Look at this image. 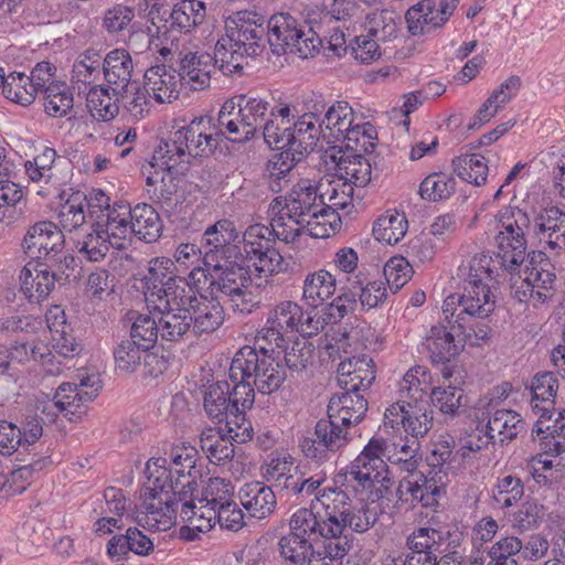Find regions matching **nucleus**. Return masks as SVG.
<instances>
[{
	"mask_svg": "<svg viewBox=\"0 0 565 565\" xmlns=\"http://www.w3.org/2000/svg\"><path fill=\"white\" fill-rule=\"evenodd\" d=\"M499 231L494 237L498 262L508 270L521 266L526 256V231L553 250L565 248V213L552 206L541 210L531 220L519 206L508 205L497 215Z\"/></svg>",
	"mask_w": 565,
	"mask_h": 565,
	"instance_id": "1",
	"label": "nucleus"
},
{
	"mask_svg": "<svg viewBox=\"0 0 565 565\" xmlns=\"http://www.w3.org/2000/svg\"><path fill=\"white\" fill-rule=\"evenodd\" d=\"M491 256L476 255L467 266L459 267L458 276L462 279L461 291L449 295L443 303V313L448 323L463 328L467 318H487L495 307V297L490 282L499 274L491 266Z\"/></svg>",
	"mask_w": 565,
	"mask_h": 565,
	"instance_id": "2",
	"label": "nucleus"
},
{
	"mask_svg": "<svg viewBox=\"0 0 565 565\" xmlns=\"http://www.w3.org/2000/svg\"><path fill=\"white\" fill-rule=\"evenodd\" d=\"M102 388V381L98 374H88L86 372L77 374V382L62 383L53 399L36 405L35 412H29L23 415L18 429L21 431V439L24 447L34 445L43 435V420L36 414L41 411L47 413L52 418L57 413L65 412L75 414L83 404L92 402Z\"/></svg>",
	"mask_w": 565,
	"mask_h": 565,
	"instance_id": "3",
	"label": "nucleus"
},
{
	"mask_svg": "<svg viewBox=\"0 0 565 565\" xmlns=\"http://www.w3.org/2000/svg\"><path fill=\"white\" fill-rule=\"evenodd\" d=\"M166 458H152L147 462L148 484L141 490L134 521L149 531H167L175 523L177 509L167 487L170 472Z\"/></svg>",
	"mask_w": 565,
	"mask_h": 565,
	"instance_id": "4",
	"label": "nucleus"
},
{
	"mask_svg": "<svg viewBox=\"0 0 565 565\" xmlns=\"http://www.w3.org/2000/svg\"><path fill=\"white\" fill-rule=\"evenodd\" d=\"M385 441L371 438L362 452L351 462L345 475L347 489L362 495V500L375 501L385 495L392 484L384 461Z\"/></svg>",
	"mask_w": 565,
	"mask_h": 565,
	"instance_id": "5",
	"label": "nucleus"
},
{
	"mask_svg": "<svg viewBox=\"0 0 565 565\" xmlns=\"http://www.w3.org/2000/svg\"><path fill=\"white\" fill-rule=\"evenodd\" d=\"M278 356L266 354V349L241 348L234 355L228 375L232 381L249 379L260 394H271L280 388L286 380L285 367Z\"/></svg>",
	"mask_w": 565,
	"mask_h": 565,
	"instance_id": "6",
	"label": "nucleus"
},
{
	"mask_svg": "<svg viewBox=\"0 0 565 565\" xmlns=\"http://www.w3.org/2000/svg\"><path fill=\"white\" fill-rule=\"evenodd\" d=\"M309 508H299L297 511L310 521L322 535V539L347 540L345 513L349 511L351 500L347 491L339 488L318 489Z\"/></svg>",
	"mask_w": 565,
	"mask_h": 565,
	"instance_id": "7",
	"label": "nucleus"
},
{
	"mask_svg": "<svg viewBox=\"0 0 565 565\" xmlns=\"http://www.w3.org/2000/svg\"><path fill=\"white\" fill-rule=\"evenodd\" d=\"M281 210L290 218L297 220L300 225H308L309 234L313 237H328L330 230L319 218L328 216V210L323 206L319 185L310 180L302 179L292 185L282 199Z\"/></svg>",
	"mask_w": 565,
	"mask_h": 565,
	"instance_id": "8",
	"label": "nucleus"
},
{
	"mask_svg": "<svg viewBox=\"0 0 565 565\" xmlns=\"http://www.w3.org/2000/svg\"><path fill=\"white\" fill-rule=\"evenodd\" d=\"M188 291L180 290L169 296L153 297L150 295V313H157L160 329L161 342H180L192 334V320L188 313L186 306L191 303V295Z\"/></svg>",
	"mask_w": 565,
	"mask_h": 565,
	"instance_id": "9",
	"label": "nucleus"
},
{
	"mask_svg": "<svg viewBox=\"0 0 565 565\" xmlns=\"http://www.w3.org/2000/svg\"><path fill=\"white\" fill-rule=\"evenodd\" d=\"M192 285L190 286L191 303L186 306L192 320L191 330L194 335L210 334L216 331L224 321V310L215 298H209L202 294V285L209 281L205 269L194 267L190 274Z\"/></svg>",
	"mask_w": 565,
	"mask_h": 565,
	"instance_id": "10",
	"label": "nucleus"
},
{
	"mask_svg": "<svg viewBox=\"0 0 565 565\" xmlns=\"http://www.w3.org/2000/svg\"><path fill=\"white\" fill-rule=\"evenodd\" d=\"M500 268L511 274V288L514 289V297L521 301L533 300L534 303H543L552 296V290L555 285V274L551 271V264L548 260H541L535 263L531 259L530 264L525 266L523 274L516 275L518 266L514 270L505 269L498 260Z\"/></svg>",
	"mask_w": 565,
	"mask_h": 565,
	"instance_id": "11",
	"label": "nucleus"
},
{
	"mask_svg": "<svg viewBox=\"0 0 565 565\" xmlns=\"http://www.w3.org/2000/svg\"><path fill=\"white\" fill-rule=\"evenodd\" d=\"M313 435L302 437L299 447L306 458L317 461L326 460L329 452L340 450L350 440L349 427L329 417L317 422Z\"/></svg>",
	"mask_w": 565,
	"mask_h": 565,
	"instance_id": "12",
	"label": "nucleus"
},
{
	"mask_svg": "<svg viewBox=\"0 0 565 565\" xmlns=\"http://www.w3.org/2000/svg\"><path fill=\"white\" fill-rule=\"evenodd\" d=\"M322 535L310 521H307L297 510L289 519V532L278 542L280 556L294 565H305L312 546L319 543Z\"/></svg>",
	"mask_w": 565,
	"mask_h": 565,
	"instance_id": "13",
	"label": "nucleus"
},
{
	"mask_svg": "<svg viewBox=\"0 0 565 565\" xmlns=\"http://www.w3.org/2000/svg\"><path fill=\"white\" fill-rule=\"evenodd\" d=\"M230 44L246 47L250 57L257 56L264 49L266 18L254 11H241L227 19L225 24Z\"/></svg>",
	"mask_w": 565,
	"mask_h": 565,
	"instance_id": "14",
	"label": "nucleus"
},
{
	"mask_svg": "<svg viewBox=\"0 0 565 565\" xmlns=\"http://www.w3.org/2000/svg\"><path fill=\"white\" fill-rule=\"evenodd\" d=\"M266 36L274 54L280 56L294 53L301 57L302 45L307 38L305 26L290 13H277L266 20Z\"/></svg>",
	"mask_w": 565,
	"mask_h": 565,
	"instance_id": "15",
	"label": "nucleus"
},
{
	"mask_svg": "<svg viewBox=\"0 0 565 565\" xmlns=\"http://www.w3.org/2000/svg\"><path fill=\"white\" fill-rule=\"evenodd\" d=\"M307 109L308 111L290 124L287 154L291 153L292 160H300L303 154L313 151L319 139L323 137V125L318 122V115L323 111L324 104L318 100Z\"/></svg>",
	"mask_w": 565,
	"mask_h": 565,
	"instance_id": "16",
	"label": "nucleus"
},
{
	"mask_svg": "<svg viewBox=\"0 0 565 565\" xmlns=\"http://www.w3.org/2000/svg\"><path fill=\"white\" fill-rule=\"evenodd\" d=\"M459 0H423L411 7L405 20L412 35L430 33L441 28L455 12Z\"/></svg>",
	"mask_w": 565,
	"mask_h": 565,
	"instance_id": "17",
	"label": "nucleus"
},
{
	"mask_svg": "<svg viewBox=\"0 0 565 565\" xmlns=\"http://www.w3.org/2000/svg\"><path fill=\"white\" fill-rule=\"evenodd\" d=\"M175 134L189 161L212 154L221 141L211 117L195 118L188 126L175 130Z\"/></svg>",
	"mask_w": 565,
	"mask_h": 565,
	"instance_id": "18",
	"label": "nucleus"
},
{
	"mask_svg": "<svg viewBox=\"0 0 565 565\" xmlns=\"http://www.w3.org/2000/svg\"><path fill=\"white\" fill-rule=\"evenodd\" d=\"M173 265L171 259L164 257L153 258L149 262L148 273L145 276V301L147 307L149 306L150 295L153 297L169 296L170 298L174 290L175 294L180 290L190 292L191 279L172 276Z\"/></svg>",
	"mask_w": 565,
	"mask_h": 565,
	"instance_id": "19",
	"label": "nucleus"
},
{
	"mask_svg": "<svg viewBox=\"0 0 565 565\" xmlns=\"http://www.w3.org/2000/svg\"><path fill=\"white\" fill-rule=\"evenodd\" d=\"M409 475L399 481L396 494L398 501L415 507L420 503L423 507H431L436 497L445 487L444 480L433 476H426L422 471H408Z\"/></svg>",
	"mask_w": 565,
	"mask_h": 565,
	"instance_id": "20",
	"label": "nucleus"
},
{
	"mask_svg": "<svg viewBox=\"0 0 565 565\" xmlns=\"http://www.w3.org/2000/svg\"><path fill=\"white\" fill-rule=\"evenodd\" d=\"M64 235L62 230L49 221L38 222L31 226L23 239L24 253L33 259L46 258L62 252Z\"/></svg>",
	"mask_w": 565,
	"mask_h": 565,
	"instance_id": "21",
	"label": "nucleus"
},
{
	"mask_svg": "<svg viewBox=\"0 0 565 565\" xmlns=\"http://www.w3.org/2000/svg\"><path fill=\"white\" fill-rule=\"evenodd\" d=\"M320 125H323V138L347 141V147H359V131L353 129L354 113L348 102L340 100L330 106Z\"/></svg>",
	"mask_w": 565,
	"mask_h": 565,
	"instance_id": "22",
	"label": "nucleus"
},
{
	"mask_svg": "<svg viewBox=\"0 0 565 565\" xmlns=\"http://www.w3.org/2000/svg\"><path fill=\"white\" fill-rule=\"evenodd\" d=\"M374 380L373 360L367 355L344 356L338 365L337 381L343 391H365Z\"/></svg>",
	"mask_w": 565,
	"mask_h": 565,
	"instance_id": "23",
	"label": "nucleus"
},
{
	"mask_svg": "<svg viewBox=\"0 0 565 565\" xmlns=\"http://www.w3.org/2000/svg\"><path fill=\"white\" fill-rule=\"evenodd\" d=\"M429 359L434 364H443V377L449 380L452 376V370L447 364L455 359L463 345L455 340L452 331L443 324L433 326L425 338V343Z\"/></svg>",
	"mask_w": 565,
	"mask_h": 565,
	"instance_id": "24",
	"label": "nucleus"
},
{
	"mask_svg": "<svg viewBox=\"0 0 565 565\" xmlns=\"http://www.w3.org/2000/svg\"><path fill=\"white\" fill-rule=\"evenodd\" d=\"M313 319L305 312L301 306L295 301L286 300L277 303L268 313L267 324L275 326L287 333L311 334L317 327L312 326Z\"/></svg>",
	"mask_w": 565,
	"mask_h": 565,
	"instance_id": "25",
	"label": "nucleus"
},
{
	"mask_svg": "<svg viewBox=\"0 0 565 565\" xmlns=\"http://www.w3.org/2000/svg\"><path fill=\"white\" fill-rule=\"evenodd\" d=\"M303 15L308 29L305 30L307 38L302 45L301 57L308 58L319 52L323 41L328 39V26L339 18L318 6L306 7Z\"/></svg>",
	"mask_w": 565,
	"mask_h": 565,
	"instance_id": "26",
	"label": "nucleus"
},
{
	"mask_svg": "<svg viewBox=\"0 0 565 565\" xmlns=\"http://www.w3.org/2000/svg\"><path fill=\"white\" fill-rule=\"evenodd\" d=\"M480 418H486L483 425L492 440L497 437L501 444L511 441L525 429L521 415L512 409L494 408L480 411Z\"/></svg>",
	"mask_w": 565,
	"mask_h": 565,
	"instance_id": "27",
	"label": "nucleus"
},
{
	"mask_svg": "<svg viewBox=\"0 0 565 565\" xmlns=\"http://www.w3.org/2000/svg\"><path fill=\"white\" fill-rule=\"evenodd\" d=\"M238 498L248 515L257 520L268 518L277 507V498L271 487L260 481L245 483L238 491Z\"/></svg>",
	"mask_w": 565,
	"mask_h": 565,
	"instance_id": "28",
	"label": "nucleus"
},
{
	"mask_svg": "<svg viewBox=\"0 0 565 565\" xmlns=\"http://www.w3.org/2000/svg\"><path fill=\"white\" fill-rule=\"evenodd\" d=\"M242 103L238 104L235 96L227 99L221 107L215 129L220 132V139L226 138L233 142H246L253 138L252 128L244 124Z\"/></svg>",
	"mask_w": 565,
	"mask_h": 565,
	"instance_id": "29",
	"label": "nucleus"
},
{
	"mask_svg": "<svg viewBox=\"0 0 565 565\" xmlns=\"http://www.w3.org/2000/svg\"><path fill=\"white\" fill-rule=\"evenodd\" d=\"M180 85L181 79H179L177 71L167 65L151 66L143 75V86L159 104L177 99Z\"/></svg>",
	"mask_w": 565,
	"mask_h": 565,
	"instance_id": "30",
	"label": "nucleus"
},
{
	"mask_svg": "<svg viewBox=\"0 0 565 565\" xmlns=\"http://www.w3.org/2000/svg\"><path fill=\"white\" fill-rule=\"evenodd\" d=\"M213 68L214 63L211 54L189 52L180 61L178 76L181 79V85L193 90H202L210 86Z\"/></svg>",
	"mask_w": 565,
	"mask_h": 565,
	"instance_id": "31",
	"label": "nucleus"
},
{
	"mask_svg": "<svg viewBox=\"0 0 565 565\" xmlns=\"http://www.w3.org/2000/svg\"><path fill=\"white\" fill-rule=\"evenodd\" d=\"M367 412V401L360 392L343 391L333 395L328 404L329 418H335L349 428L359 424Z\"/></svg>",
	"mask_w": 565,
	"mask_h": 565,
	"instance_id": "32",
	"label": "nucleus"
},
{
	"mask_svg": "<svg viewBox=\"0 0 565 565\" xmlns=\"http://www.w3.org/2000/svg\"><path fill=\"white\" fill-rule=\"evenodd\" d=\"M531 408L541 418L551 419L555 412L558 380L552 372H540L531 381Z\"/></svg>",
	"mask_w": 565,
	"mask_h": 565,
	"instance_id": "33",
	"label": "nucleus"
},
{
	"mask_svg": "<svg viewBox=\"0 0 565 565\" xmlns=\"http://www.w3.org/2000/svg\"><path fill=\"white\" fill-rule=\"evenodd\" d=\"M207 266L213 267L215 273L210 285L213 289L220 291L227 298L238 291H242L243 287H248L250 277L248 269L243 265L228 259H223V262L217 260L216 263Z\"/></svg>",
	"mask_w": 565,
	"mask_h": 565,
	"instance_id": "34",
	"label": "nucleus"
},
{
	"mask_svg": "<svg viewBox=\"0 0 565 565\" xmlns=\"http://www.w3.org/2000/svg\"><path fill=\"white\" fill-rule=\"evenodd\" d=\"M102 65L104 77L114 95L121 94V90L128 87L134 71L130 54L126 50H113L105 56Z\"/></svg>",
	"mask_w": 565,
	"mask_h": 565,
	"instance_id": "35",
	"label": "nucleus"
},
{
	"mask_svg": "<svg viewBox=\"0 0 565 565\" xmlns=\"http://www.w3.org/2000/svg\"><path fill=\"white\" fill-rule=\"evenodd\" d=\"M215 515L214 508H211L202 499L199 500V504L183 503L180 518L186 525L181 527V535L189 541L195 540L198 533H205L215 525Z\"/></svg>",
	"mask_w": 565,
	"mask_h": 565,
	"instance_id": "36",
	"label": "nucleus"
},
{
	"mask_svg": "<svg viewBox=\"0 0 565 565\" xmlns=\"http://www.w3.org/2000/svg\"><path fill=\"white\" fill-rule=\"evenodd\" d=\"M55 274L46 268L24 267L20 274L21 292L30 302L39 303L46 299L55 286Z\"/></svg>",
	"mask_w": 565,
	"mask_h": 565,
	"instance_id": "37",
	"label": "nucleus"
},
{
	"mask_svg": "<svg viewBox=\"0 0 565 565\" xmlns=\"http://www.w3.org/2000/svg\"><path fill=\"white\" fill-rule=\"evenodd\" d=\"M131 234L146 243L156 242L162 231V223L158 212L147 203H139L130 207Z\"/></svg>",
	"mask_w": 565,
	"mask_h": 565,
	"instance_id": "38",
	"label": "nucleus"
},
{
	"mask_svg": "<svg viewBox=\"0 0 565 565\" xmlns=\"http://www.w3.org/2000/svg\"><path fill=\"white\" fill-rule=\"evenodd\" d=\"M335 161V175L350 182L354 186L363 188L371 181L372 167L370 161L361 156L353 153H342Z\"/></svg>",
	"mask_w": 565,
	"mask_h": 565,
	"instance_id": "39",
	"label": "nucleus"
},
{
	"mask_svg": "<svg viewBox=\"0 0 565 565\" xmlns=\"http://www.w3.org/2000/svg\"><path fill=\"white\" fill-rule=\"evenodd\" d=\"M557 418L553 426L545 425L548 418H541L539 415L532 428V437L534 440H540L542 449L547 454L559 455L565 451V418L562 412L558 413Z\"/></svg>",
	"mask_w": 565,
	"mask_h": 565,
	"instance_id": "40",
	"label": "nucleus"
},
{
	"mask_svg": "<svg viewBox=\"0 0 565 565\" xmlns=\"http://www.w3.org/2000/svg\"><path fill=\"white\" fill-rule=\"evenodd\" d=\"M326 477L322 473L308 476L296 466L292 471L280 479L275 487L287 495L296 498H309L324 483Z\"/></svg>",
	"mask_w": 565,
	"mask_h": 565,
	"instance_id": "41",
	"label": "nucleus"
},
{
	"mask_svg": "<svg viewBox=\"0 0 565 565\" xmlns=\"http://www.w3.org/2000/svg\"><path fill=\"white\" fill-rule=\"evenodd\" d=\"M179 141L175 131L168 139L160 140L153 150L150 167L154 170L170 172L180 163H190L184 148L179 145Z\"/></svg>",
	"mask_w": 565,
	"mask_h": 565,
	"instance_id": "42",
	"label": "nucleus"
},
{
	"mask_svg": "<svg viewBox=\"0 0 565 565\" xmlns=\"http://www.w3.org/2000/svg\"><path fill=\"white\" fill-rule=\"evenodd\" d=\"M149 198L161 206L172 207L178 203V184L170 172L154 170L146 179Z\"/></svg>",
	"mask_w": 565,
	"mask_h": 565,
	"instance_id": "43",
	"label": "nucleus"
},
{
	"mask_svg": "<svg viewBox=\"0 0 565 565\" xmlns=\"http://www.w3.org/2000/svg\"><path fill=\"white\" fill-rule=\"evenodd\" d=\"M353 184L341 178L337 180L322 179L319 182V191L323 206L328 210V216H334V209H345L351 204L353 198Z\"/></svg>",
	"mask_w": 565,
	"mask_h": 565,
	"instance_id": "44",
	"label": "nucleus"
},
{
	"mask_svg": "<svg viewBox=\"0 0 565 565\" xmlns=\"http://www.w3.org/2000/svg\"><path fill=\"white\" fill-rule=\"evenodd\" d=\"M335 292V278L324 269L308 274L303 281V299L318 307Z\"/></svg>",
	"mask_w": 565,
	"mask_h": 565,
	"instance_id": "45",
	"label": "nucleus"
},
{
	"mask_svg": "<svg viewBox=\"0 0 565 565\" xmlns=\"http://www.w3.org/2000/svg\"><path fill=\"white\" fill-rule=\"evenodd\" d=\"M408 221L404 213L396 210L386 211L373 225V235L380 242L393 245L406 234Z\"/></svg>",
	"mask_w": 565,
	"mask_h": 565,
	"instance_id": "46",
	"label": "nucleus"
},
{
	"mask_svg": "<svg viewBox=\"0 0 565 565\" xmlns=\"http://www.w3.org/2000/svg\"><path fill=\"white\" fill-rule=\"evenodd\" d=\"M200 447L213 462H222L234 456V445L222 428H204L200 435Z\"/></svg>",
	"mask_w": 565,
	"mask_h": 565,
	"instance_id": "47",
	"label": "nucleus"
},
{
	"mask_svg": "<svg viewBox=\"0 0 565 565\" xmlns=\"http://www.w3.org/2000/svg\"><path fill=\"white\" fill-rule=\"evenodd\" d=\"M238 104L242 102V113L244 124L252 128L253 138L257 132L263 131L269 116L275 115V109L269 102L260 97H247L246 95L235 96Z\"/></svg>",
	"mask_w": 565,
	"mask_h": 565,
	"instance_id": "48",
	"label": "nucleus"
},
{
	"mask_svg": "<svg viewBox=\"0 0 565 565\" xmlns=\"http://www.w3.org/2000/svg\"><path fill=\"white\" fill-rule=\"evenodd\" d=\"M203 406L211 419L223 422L232 408L230 384L226 381L210 384L204 391Z\"/></svg>",
	"mask_w": 565,
	"mask_h": 565,
	"instance_id": "49",
	"label": "nucleus"
},
{
	"mask_svg": "<svg viewBox=\"0 0 565 565\" xmlns=\"http://www.w3.org/2000/svg\"><path fill=\"white\" fill-rule=\"evenodd\" d=\"M476 416L478 419L477 426L465 430L458 438L456 455H458L462 461L470 460L476 454L486 449L492 441L491 435L488 434L483 425L486 418H480L478 414H476Z\"/></svg>",
	"mask_w": 565,
	"mask_h": 565,
	"instance_id": "50",
	"label": "nucleus"
},
{
	"mask_svg": "<svg viewBox=\"0 0 565 565\" xmlns=\"http://www.w3.org/2000/svg\"><path fill=\"white\" fill-rule=\"evenodd\" d=\"M350 545L348 540L320 539L319 543L312 546L307 565H334L341 562L349 553Z\"/></svg>",
	"mask_w": 565,
	"mask_h": 565,
	"instance_id": "51",
	"label": "nucleus"
},
{
	"mask_svg": "<svg viewBox=\"0 0 565 565\" xmlns=\"http://www.w3.org/2000/svg\"><path fill=\"white\" fill-rule=\"evenodd\" d=\"M118 98L109 94V87L96 85L89 88L86 104L90 115L102 121L113 120L119 113Z\"/></svg>",
	"mask_w": 565,
	"mask_h": 565,
	"instance_id": "52",
	"label": "nucleus"
},
{
	"mask_svg": "<svg viewBox=\"0 0 565 565\" xmlns=\"http://www.w3.org/2000/svg\"><path fill=\"white\" fill-rule=\"evenodd\" d=\"M110 246H116V244L103 232V225L99 223L76 243L78 254L84 259L94 263L103 260Z\"/></svg>",
	"mask_w": 565,
	"mask_h": 565,
	"instance_id": "53",
	"label": "nucleus"
},
{
	"mask_svg": "<svg viewBox=\"0 0 565 565\" xmlns=\"http://www.w3.org/2000/svg\"><path fill=\"white\" fill-rule=\"evenodd\" d=\"M47 324L51 331H55L60 333L58 338L54 339L53 349L55 352L64 358H73L77 355L82 347L76 342L75 338L67 333L65 329V318L64 312L60 309V307H55L53 310H50L46 316Z\"/></svg>",
	"mask_w": 565,
	"mask_h": 565,
	"instance_id": "54",
	"label": "nucleus"
},
{
	"mask_svg": "<svg viewBox=\"0 0 565 565\" xmlns=\"http://www.w3.org/2000/svg\"><path fill=\"white\" fill-rule=\"evenodd\" d=\"M130 214V207L122 203L115 204L107 212L103 232L116 244V247H121L122 242L131 235Z\"/></svg>",
	"mask_w": 565,
	"mask_h": 565,
	"instance_id": "55",
	"label": "nucleus"
},
{
	"mask_svg": "<svg viewBox=\"0 0 565 565\" xmlns=\"http://www.w3.org/2000/svg\"><path fill=\"white\" fill-rule=\"evenodd\" d=\"M407 404V414L403 428L412 438H423L433 427V411L428 403L412 404V402L404 401Z\"/></svg>",
	"mask_w": 565,
	"mask_h": 565,
	"instance_id": "56",
	"label": "nucleus"
},
{
	"mask_svg": "<svg viewBox=\"0 0 565 565\" xmlns=\"http://www.w3.org/2000/svg\"><path fill=\"white\" fill-rule=\"evenodd\" d=\"M452 168L457 175L466 182L480 186L487 181L488 164L479 154L456 157L452 160Z\"/></svg>",
	"mask_w": 565,
	"mask_h": 565,
	"instance_id": "57",
	"label": "nucleus"
},
{
	"mask_svg": "<svg viewBox=\"0 0 565 565\" xmlns=\"http://www.w3.org/2000/svg\"><path fill=\"white\" fill-rule=\"evenodd\" d=\"M130 340L147 352L161 341L157 313L139 315L130 328Z\"/></svg>",
	"mask_w": 565,
	"mask_h": 565,
	"instance_id": "58",
	"label": "nucleus"
},
{
	"mask_svg": "<svg viewBox=\"0 0 565 565\" xmlns=\"http://www.w3.org/2000/svg\"><path fill=\"white\" fill-rule=\"evenodd\" d=\"M385 457L394 463H403V469L413 471L417 468L419 441L415 438L405 437L397 441L387 444L385 441Z\"/></svg>",
	"mask_w": 565,
	"mask_h": 565,
	"instance_id": "59",
	"label": "nucleus"
},
{
	"mask_svg": "<svg viewBox=\"0 0 565 565\" xmlns=\"http://www.w3.org/2000/svg\"><path fill=\"white\" fill-rule=\"evenodd\" d=\"M86 198L81 193L73 194L65 203L61 204L57 212V221L61 230L73 232L81 227L86 220Z\"/></svg>",
	"mask_w": 565,
	"mask_h": 565,
	"instance_id": "60",
	"label": "nucleus"
},
{
	"mask_svg": "<svg viewBox=\"0 0 565 565\" xmlns=\"http://www.w3.org/2000/svg\"><path fill=\"white\" fill-rule=\"evenodd\" d=\"M456 180L446 173H431L426 177L419 186L423 199L437 202L449 199L456 190Z\"/></svg>",
	"mask_w": 565,
	"mask_h": 565,
	"instance_id": "61",
	"label": "nucleus"
},
{
	"mask_svg": "<svg viewBox=\"0 0 565 565\" xmlns=\"http://www.w3.org/2000/svg\"><path fill=\"white\" fill-rule=\"evenodd\" d=\"M6 98L22 105H31L36 97V93L31 85L29 76L24 73H11L7 76L6 83L2 89Z\"/></svg>",
	"mask_w": 565,
	"mask_h": 565,
	"instance_id": "62",
	"label": "nucleus"
},
{
	"mask_svg": "<svg viewBox=\"0 0 565 565\" xmlns=\"http://www.w3.org/2000/svg\"><path fill=\"white\" fill-rule=\"evenodd\" d=\"M523 494V481L519 477L512 475L499 478L492 490V499L501 509L514 505L522 499Z\"/></svg>",
	"mask_w": 565,
	"mask_h": 565,
	"instance_id": "63",
	"label": "nucleus"
},
{
	"mask_svg": "<svg viewBox=\"0 0 565 565\" xmlns=\"http://www.w3.org/2000/svg\"><path fill=\"white\" fill-rule=\"evenodd\" d=\"M73 95L65 83L51 84L44 93V108L52 117H63L73 107Z\"/></svg>",
	"mask_w": 565,
	"mask_h": 565,
	"instance_id": "64",
	"label": "nucleus"
}]
</instances>
